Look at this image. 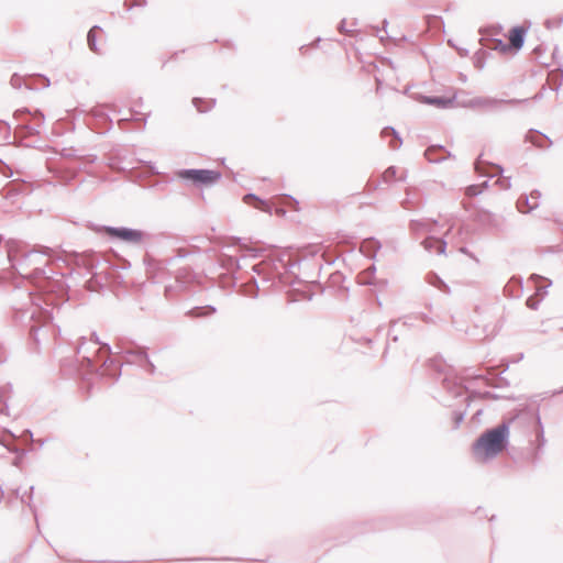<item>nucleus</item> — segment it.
<instances>
[{
  "mask_svg": "<svg viewBox=\"0 0 563 563\" xmlns=\"http://www.w3.org/2000/svg\"><path fill=\"white\" fill-rule=\"evenodd\" d=\"M509 428L503 423L484 432L473 445V453L479 461H485L501 453L507 445Z\"/></svg>",
  "mask_w": 563,
  "mask_h": 563,
  "instance_id": "obj_1",
  "label": "nucleus"
},
{
  "mask_svg": "<svg viewBox=\"0 0 563 563\" xmlns=\"http://www.w3.org/2000/svg\"><path fill=\"white\" fill-rule=\"evenodd\" d=\"M180 177L192 180L199 185H211L217 183L221 174L210 169H188L180 173Z\"/></svg>",
  "mask_w": 563,
  "mask_h": 563,
  "instance_id": "obj_2",
  "label": "nucleus"
},
{
  "mask_svg": "<svg viewBox=\"0 0 563 563\" xmlns=\"http://www.w3.org/2000/svg\"><path fill=\"white\" fill-rule=\"evenodd\" d=\"M107 233L110 236H113V238H117V239H120V240H123V241H126L130 243H139L143 238V233L141 231L125 229V228H121V229L108 228Z\"/></svg>",
  "mask_w": 563,
  "mask_h": 563,
  "instance_id": "obj_3",
  "label": "nucleus"
},
{
  "mask_svg": "<svg viewBox=\"0 0 563 563\" xmlns=\"http://www.w3.org/2000/svg\"><path fill=\"white\" fill-rule=\"evenodd\" d=\"M539 198H540V192L539 191H532L530 194V196L521 197L517 201V209H518V211L521 212V213H528V212L537 209L538 206H539Z\"/></svg>",
  "mask_w": 563,
  "mask_h": 563,
  "instance_id": "obj_4",
  "label": "nucleus"
},
{
  "mask_svg": "<svg viewBox=\"0 0 563 563\" xmlns=\"http://www.w3.org/2000/svg\"><path fill=\"white\" fill-rule=\"evenodd\" d=\"M525 34H526L525 27H522V26L512 27L508 34V40H509L510 46L515 49L521 48L523 45Z\"/></svg>",
  "mask_w": 563,
  "mask_h": 563,
  "instance_id": "obj_5",
  "label": "nucleus"
},
{
  "mask_svg": "<svg viewBox=\"0 0 563 563\" xmlns=\"http://www.w3.org/2000/svg\"><path fill=\"white\" fill-rule=\"evenodd\" d=\"M243 201L246 205H249V206H251V207H253L255 209H258L261 211H264V212H267V213L272 212V208H271L269 202L264 201V200L260 199L258 197H256V196H254L252 194L245 195L243 197Z\"/></svg>",
  "mask_w": 563,
  "mask_h": 563,
  "instance_id": "obj_6",
  "label": "nucleus"
},
{
  "mask_svg": "<svg viewBox=\"0 0 563 563\" xmlns=\"http://www.w3.org/2000/svg\"><path fill=\"white\" fill-rule=\"evenodd\" d=\"M98 34H101V29L95 26L89 31L88 36H87L89 47L95 52H98V47L96 44V37Z\"/></svg>",
  "mask_w": 563,
  "mask_h": 563,
  "instance_id": "obj_7",
  "label": "nucleus"
},
{
  "mask_svg": "<svg viewBox=\"0 0 563 563\" xmlns=\"http://www.w3.org/2000/svg\"><path fill=\"white\" fill-rule=\"evenodd\" d=\"M433 244L439 253L444 252L445 244L442 241L431 239L424 241V245L427 249L433 246Z\"/></svg>",
  "mask_w": 563,
  "mask_h": 563,
  "instance_id": "obj_8",
  "label": "nucleus"
},
{
  "mask_svg": "<svg viewBox=\"0 0 563 563\" xmlns=\"http://www.w3.org/2000/svg\"><path fill=\"white\" fill-rule=\"evenodd\" d=\"M482 192V187L477 185L468 186L465 190V195L468 197L477 196Z\"/></svg>",
  "mask_w": 563,
  "mask_h": 563,
  "instance_id": "obj_9",
  "label": "nucleus"
},
{
  "mask_svg": "<svg viewBox=\"0 0 563 563\" xmlns=\"http://www.w3.org/2000/svg\"><path fill=\"white\" fill-rule=\"evenodd\" d=\"M527 306L531 309H537V303H536V300L533 298H529L527 300Z\"/></svg>",
  "mask_w": 563,
  "mask_h": 563,
  "instance_id": "obj_10",
  "label": "nucleus"
},
{
  "mask_svg": "<svg viewBox=\"0 0 563 563\" xmlns=\"http://www.w3.org/2000/svg\"><path fill=\"white\" fill-rule=\"evenodd\" d=\"M275 213L279 217H283L285 214V210L278 208L275 210Z\"/></svg>",
  "mask_w": 563,
  "mask_h": 563,
  "instance_id": "obj_11",
  "label": "nucleus"
},
{
  "mask_svg": "<svg viewBox=\"0 0 563 563\" xmlns=\"http://www.w3.org/2000/svg\"><path fill=\"white\" fill-rule=\"evenodd\" d=\"M489 216H490L489 212H486V211L483 212V217H487L488 218Z\"/></svg>",
  "mask_w": 563,
  "mask_h": 563,
  "instance_id": "obj_12",
  "label": "nucleus"
},
{
  "mask_svg": "<svg viewBox=\"0 0 563 563\" xmlns=\"http://www.w3.org/2000/svg\"><path fill=\"white\" fill-rule=\"evenodd\" d=\"M561 318L563 319V316ZM562 329H563V324H562Z\"/></svg>",
  "mask_w": 563,
  "mask_h": 563,
  "instance_id": "obj_13",
  "label": "nucleus"
}]
</instances>
